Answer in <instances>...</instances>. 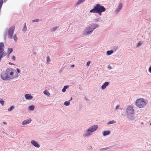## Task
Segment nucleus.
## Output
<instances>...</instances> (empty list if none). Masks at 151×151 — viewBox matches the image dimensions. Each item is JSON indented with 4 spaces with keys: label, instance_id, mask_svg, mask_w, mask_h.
I'll return each instance as SVG.
<instances>
[{
    "label": "nucleus",
    "instance_id": "nucleus-1",
    "mask_svg": "<svg viewBox=\"0 0 151 151\" xmlns=\"http://www.w3.org/2000/svg\"><path fill=\"white\" fill-rule=\"evenodd\" d=\"M18 76V74L16 71L10 68H7L5 71L2 72L1 74L2 79L5 81H10Z\"/></svg>",
    "mask_w": 151,
    "mask_h": 151
},
{
    "label": "nucleus",
    "instance_id": "nucleus-2",
    "mask_svg": "<svg viewBox=\"0 0 151 151\" xmlns=\"http://www.w3.org/2000/svg\"><path fill=\"white\" fill-rule=\"evenodd\" d=\"M99 26V24H89L85 28L84 30L83 31V35L86 36L91 34L94 29Z\"/></svg>",
    "mask_w": 151,
    "mask_h": 151
},
{
    "label": "nucleus",
    "instance_id": "nucleus-3",
    "mask_svg": "<svg viewBox=\"0 0 151 151\" xmlns=\"http://www.w3.org/2000/svg\"><path fill=\"white\" fill-rule=\"evenodd\" d=\"M106 9L103 6L99 4H97L93 9L90 11V12L97 13L101 15L103 12H105Z\"/></svg>",
    "mask_w": 151,
    "mask_h": 151
},
{
    "label": "nucleus",
    "instance_id": "nucleus-4",
    "mask_svg": "<svg viewBox=\"0 0 151 151\" xmlns=\"http://www.w3.org/2000/svg\"><path fill=\"white\" fill-rule=\"evenodd\" d=\"M98 128L97 125H93L89 127L85 132L84 133L83 135L85 137H87L92 134V132L96 131Z\"/></svg>",
    "mask_w": 151,
    "mask_h": 151
},
{
    "label": "nucleus",
    "instance_id": "nucleus-5",
    "mask_svg": "<svg viewBox=\"0 0 151 151\" xmlns=\"http://www.w3.org/2000/svg\"><path fill=\"white\" fill-rule=\"evenodd\" d=\"M134 110L132 106H129L126 110V114L127 116L130 119H132L133 117L132 115L134 114Z\"/></svg>",
    "mask_w": 151,
    "mask_h": 151
},
{
    "label": "nucleus",
    "instance_id": "nucleus-6",
    "mask_svg": "<svg viewBox=\"0 0 151 151\" xmlns=\"http://www.w3.org/2000/svg\"><path fill=\"white\" fill-rule=\"evenodd\" d=\"M136 105L139 108H142L146 104V102L145 99H137L136 101Z\"/></svg>",
    "mask_w": 151,
    "mask_h": 151
},
{
    "label": "nucleus",
    "instance_id": "nucleus-7",
    "mask_svg": "<svg viewBox=\"0 0 151 151\" xmlns=\"http://www.w3.org/2000/svg\"><path fill=\"white\" fill-rule=\"evenodd\" d=\"M15 26L14 25L12 26L8 29V37L9 38L12 39L13 38V34L15 30Z\"/></svg>",
    "mask_w": 151,
    "mask_h": 151
},
{
    "label": "nucleus",
    "instance_id": "nucleus-8",
    "mask_svg": "<svg viewBox=\"0 0 151 151\" xmlns=\"http://www.w3.org/2000/svg\"><path fill=\"white\" fill-rule=\"evenodd\" d=\"M4 46L3 42L0 43V55H1V57L3 58L6 55V53L5 52H4Z\"/></svg>",
    "mask_w": 151,
    "mask_h": 151
},
{
    "label": "nucleus",
    "instance_id": "nucleus-9",
    "mask_svg": "<svg viewBox=\"0 0 151 151\" xmlns=\"http://www.w3.org/2000/svg\"><path fill=\"white\" fill-rule=\"evenodd\" d=\"M31 143L32 145L36 147L39 148L40 146V145L35 140H32Z\"/></svg>",
    "mask_w": 151,
    "mask_h": 151
},
{
    "label": "nucleus",
    "instance_id": "nucleus-10",
    "mask_svg": "<svg viewBox=\"0 0 151 151\" xmlns=\"http://www.w3.org/2000/svg\"><path fill=\"white\" fill-rule=\"evenodd\" d=\"M31 121L32 120L31 119H27L24 120L22 122V124L23 125H25L30 123L31 122Z\"/></svg>",
    "mask_w": 151,
    "mask_h": 151
},
{
    "label": "nucleus",
    "instance_id": "nucleus-11",
    "mask_svg": "<svg viewBox=\"0 0 151 151\" xmlns=\"http://www.w3.org/2000/svg\"><path fill=\"white\" fill-rule=\"evenodd\" d=\"M25 98L27 100H31L33 98V96L31 95L30 93L26 94L25 95Z\"/></svg>",
    "mask_w": 151,
    "mask_h": 151
},
{
    "label": "nucleus",
    "instance_id": "nucleus-12",
    "mask_svg": "<svg viewBox=\"0 0 151 151\" xmlns=\"http://www.w3.org/2000/svg\"><path fill=\"white\" fill-rule=\"evenodd\" d=\"M123 6V4L122 3H120L119 4L118 8L115 10L116 12L118 13L120 10Z\"/></svg>",
    "mask_w": 151,
    "mask_h": 151
},
{
    "label": "nucleus",
    "instance_id": "nucleus-13",
    "mask_svg": "<svg viewBox=\"0 0 151 151\" xmlns=\"http://www.w3.org/2000/svg\"><path fill=\"white\" fill-rule=\"evenodd\" d=\"M109 83L108 82H105L104 84L102 86L101 88L102 89H105L106 86H108L109 85Z\"/></svg>",
    "mask_w": 151,
    "mask_h": 151
},
{
    "label": "nucleus",
    "instance_id": "nucleus-14",
    "mask_svg": "<svg viewBox=\"0 0 151 151\" xmlns=\"http://www.w3.org/2000/svg\"><path fill=\"white\" fill-rule=\"evenodd\" d=\"M110 133V132L109 131H104L103 132V135L104 136H106L109 135Z\"/></svg>",
    "mask_w": 151,
    "mask_h": 151
},
{
    "label": "nucleus",
    "instance_id": "nucleus-15",
    "mask_svg": "<svg viewBox=\"0 0 151 151\" xmlns=\"http://www.w3.org/2000/svg\"><path fill=\"white\" fill-rule=\"evenodd\" d=\"M86 0H78L77 2L76 3L75 5V6L79 5L83 3Z\"/></svg>",
    "mask_w": 151,
    "mask_h": 151
},
{
    "label": "nucleus",
    "instance_id": "nucleus-16",
    "mask_svg": "<svg viewBox=\"0 0 151 151\" xmlns=\"http://www.w3.org/2000/svg\"><path fill=\"white\" fill-rule=\"evenodd\" d=\"M114 52V51L113 50H108L106 52V54L107 55H109L112 54Z\"/></svg>",
    "mask_w": 151,
    "mask_h": 151
},
{
    "label": "nucleus",
    "instance_id": "nucleus-17",
    "mask_svg": "<svg viewBox=\"0 0 151 151\" xmlns=\"http://www.w3.org/2000/svg\"><path fill=\"white\" fill-rule=\"evenodd\" d=\"M68 87V86H64L63 88L62 89V91L63 92H65L66 90V89Z\"/></svg>",
    "mask_w": 151,
    "mask_h": 151
},
{
    "label": "nucleus",
    "instance_id": "nucleus-18",
    "mask_svg": "<svg viewBox=\"0 0 151 151\" xmlns=\"http://www.w3.org/2000/svg\"><path fill=\"white\" fill-rule=\"evenodd\" d=\"M27 27H26V23H25L24 24V26L22 29V31H23V32H25L27 30Z\"/></svg>",
    "mask_w": 151,
    "mask_h": 151
},
{
    "label": "nucleus",
    "instance_id": "nucleus-19",
    "mask_svg": "<svg viewBox=\"0 0 151 151\" xmlns=\"http://www.w3.org/2000/svg\"><path fill=\"white\" fill-rule=\"evenodd\" d=\"M111 147H107L105 148H101L99 149V150L100 151H105L109 149Z\"/></svg>",
    "mask_w": 151,
    "mask_h": 151
},
{
    "label": "nucleus",
    "instance_id": "nucleus-20",
    "mask_svg": "<svg viewBox=\"0 0 151 151\" xmlns=\"http://www.w3.org/2000/svg\"><path fill=\"white\" fill-rule=\"evenodd\" d=\"M13 51V49L12 48H9L7 51V53L8 54H10Z\"/></svg>",
    "mask_w": 151,
    "mask_h": 151
},
{
    "label": "nucleus",
    "instance_id": "nucleus-21",
    "mask_svg": "<svg viewBox=\"0 0 151 151\" xmlns=\"http://www.w3.org/2000/svg\"><path fill=\"white\" fill-rule=\"evenodd\" d=\"M35 108V106L33 105H31L29 107V109L31 111H33Z\"/></svg>",
    "mask_w": 151,
    "mask_h": 151
},
{
    "label": "nucleus",
    "instance_id": "nucleus-22",
    "mask_svg": "<svg viewBox=\"0 0 151 151\" xmlns=\"http://www.w3.org/2000/svg\"><path fill=\"white\" fill-rule=\"evenodd\" d=\"M70 100H69L68 101H65L64 102V104L66 106H68L70 104Z\"/></svg>",
    "mask_w": 151,
    "mask_h": 151
},
{
    "label": "nucleus",
    "instance_id": "nucleus-23",
    "mask_svg": "<svg viewBox=\"0 0 151 151\" xmlns=\"http://www.w3.org/2000/svg\"><path fill=\"white\" fill-rule=\"evenodd\" d=\"M14 106H11L8 109V110L9 111H11L14 108Z\"/></svg>",
    "mask_w": 151,
    "mask_h": 151
},
{
    "label": "nucleus",
    "instance_id": "nucleus-24",
    "mask_svg": "<svg viewBox=\"0 0 151 151\" xmlns=\"http://www.w3.org/2000/svg\"><path fill=\"white\" fill-rule=\"evenodd\" d=\"M58 26H56L54 27H53L51 30V31L54 32L58 28Z\"/></svg>",
    "mask_w": 151,
    "mask_h": 151
},
{
    "label": "nucleus",
    "instance_id": "nucleus-25",
    "mask_svg": "<svg viewBox=\"0 0 151 151\" xmlns=\"http://www.w3.org/2000/svg\"><path fill=\"white\" fill-rule=\"evenodd\" d=\"M44 94L47 96H49L50 94V93L46 90H45L44 91Z\"/></svg>",
    "mask_w": 151,
    "mask_h": 151
},
{
    "label": "nucleus",
    "instance_id": "nucleus-26",
    "mask_svg": "<svg viewBox=\"0 0 151 151\" xmlns=\"http://www.w3.org/2000/svg\"><path fill=\"white\" fill-rule=\"evenodd\" d=\"M116 122L115 121H114V120H112V121H110L108 123V124H114V123H115Z\"/></svg>",
    "mask_w": 151,
    "mask_h": 151
},
{
    "label": "nucleus",
    "instance_id": "nucleus-27",
    "mask_svg": "<svg viewBox=\"0 0 151 151\" xmlns=\"http://www.w3.org/2000/svg\"><path fill=\"white\" fill-rule=\"evenodd\" d=\"M4 101L2 99H0V103L2 105H4Z\"/></svg>",
    "mask_w": 151,
    "mask_h": 151
},
{
    "label": "nucleus",
    "instance_id": "nucleus-28",
    "mask_svg": "<svg viewBox=\"0 0 151 151\" xmlns=\"http://www.w3.org/2000/svg\"><path fill=\"white\" fill-rule=\"evenodd\" d=\"M143 43V42H142V41H139L138 43V44H137V47H138L139 46H140L141 45H142V44Z\"/></svg>",
    "mask_w": 151,
    "mask_h": 151
},
{
    "label": "nucleus",
    "instance_id": "nucleus-29",
    "mask_svg": "<svg viewBox=\"0 0 151 151\" xmlns=\"http://www.w3.org/2000/svg\"><path fill=\"white\" fill-rule=\"evenodd\" d=\"M4 2L3 0H0V8H1L2 4Z\"/></svg>",
    "mask_w": 151,
    "mask_h": 151
},
{
    "label": "nucleus",
    "instance_id": "nucleus-30",
    "mask_svg": "<svg viewBox=\"0 0 151 151\" xmlns=\"http://www.w3.org/2000/svg\"><path fill=\"white\" fill-rule=\"evenodd\" d=\"M13 39L16 42L17 41V38L16 36V35H14L13 36Z\"/></svg>",
    "mask_w": 151,
    "mask_h": 151
},
{
    "label": "nucleus",
    "instance_id": "nucleus-31",
    "mask_svg": "<svg viewBox=\"0 0 151 151\" xmlns=\"http://www.w3.org/2000/svg\"><path fill=\"white\" fill-rule=\"evenodd\" d=\"M39 21V19H36L34 20H33L32 21V22H37Z\"/></svg>",
    "mask_w": 151,
    "mask_h": 151
},
{
    "label": "nucleus",
    "instance_id": "nucleus-32",
    "mask_svg": "<svg viewBox=\"0 0 151 151\" xmlns=\"http://www.w3.org/2000/svg\"><path fill=\"white\" fill-rule=\"evenodd\" d=\"M50 60V58L49 56H47V63L49 62Z\"/></svg>",
    "mask_w": 151,
    "mask_h": 151
},
{
    "label": "nucleus",
    "instance_id": "nucleus-33",
    "mask_svg": "<svg viewBox=\"0 0 151 151\" xmlns=\"http://www.w3.org/2000/svg\"><path fill=\"white\" fill-rule=\"evenodd\" d=\"M7 29H6V31L5 32V35H4V37H6V36L7 33Z\"/></svg>",
    "mask_w": 151,
    "mask_h": 151
},
{
    "label": "nucleus",
    "instance_id": "nucleus-34",
    "mask_svg": "<svg viewBox=\"0 0 151 151\" xmlns=\"http://www.w3.org/2000/svg\"><path fill=\"white\" fill-rule=\"evenodd\" d=\"M91 63V62L90 61H88L86 63V66H88L89 65V64Z\"/></svg>",
    "mask_w": 151,
    "mask_h": 151
},
{
    "label": "nucleus",
    "instance_id": "nucleus-35",
    "mask_svg": "<svg viewBox=\"0 0 151 151\" xmlns=\"http://www.w3.org/2000/svg\"><path fill=\"white\" fill-rule=\"evenodd\" d=\"M12 59L14 60H15V57L14 56H13L12 57Z\"/></svg>",
    "mask_w": 151,
    "mask_h": 151
},
{
    "label": "nucleus",
    "instance_id": "nucleus-36",
    "mask_svg": "<svg viewBox=\"0 0 151 151\" xmlns=\"http://www.w3.org/2000/svg\"><path fill=\"white\" fill-rule=\"evenodd\" d=\"M108 68L109 70H111L112 69L111 67L109 65H108Z\"/></svg>",
    "mask_w": 151,
    "mask_h": 151
},
{
    "label": "nucleus",
    "instance_id": "nucleus-37",
    "mask_svg": "<svg viewBox=\"0 0 151 151\" xmlns=\"http://www.w3.org/2000/svg\"><path fill=\"white\" fill-rule=\"evenodd\" d=\"M16 70L17 71V72H17V73H19L20 72V70L19 68H17Z\"/></svg>",
    "mask_w": 151,
    "mask_h": 151
},
{
    "label": "nucleus",
    "instance_id": "nucleus-38",
    "mask_svg": "<svg viewBox=\"0 0 151 151\" xmlns=\"http://www.w3.org/2000/svg\"><path fill=\"white\" fill-rule=\"evenodd\" d=\"M99 18H97V19H95V22H99Z\"/></svg>",
    "mask_w": 151,
    "mask_h": 151
},
{
    "label": "nucleus",
    "instance_id": "nucleus-39",
    "mask_svg": "<svg viewBox=\"0 0 151 151\" xmlns=\"http://www.w3.org/2000/svg\"><path fill=\"white\" fill-rule=\"evenodd\" d=\"M148 70L150 73H151V66L149 68Z\"/></svg>",
    "mask_w": 151,
    "mask_h": 151
},
{
    "label": "nucleus",
    "instance_id": "nucleus-40",
    "mask_svg": "<svg viewBox=\"0 0 151 151\" xmlns=\"http://www.w3.org/2000/svg\"><path fill=\"white\" fill-rule=\"evenodd\" d=\"M119 105H117L116 106V110L117 109H118V108H119Z\"/></svg>",
    "mask_w": 151,
    "mask_h": 151
},
{
    "label": "nucleus",
    "instance_id": "nucleus-41",
    "mask_svg": "<svg viewBox=\"0 0 151 151\" xmlns=\"http://www.w3.org/2000/svg\"><path fill=\"white\" fill-rule=\"evenodd\" d=\"M9 64L10 65H13V64L12 63H10V62H9Z\"/></svg>",
    "mask_w": 151,
    "mask_h": 151
},
{
    "label": "nucleus",
    "instance_id": "nucleus-42",
    "mask_svg": "<svg viewBox=\"0 0 151 151\" xmlns=\"http://www.w3.org/2000/svg\"><path fill=\"white\" fill-rule=\"evenodd\" d=\"M3 124H6V122H3Z\"/></svg>",
    "mask_w": 151,
    "mask_h": 151
},
{
    "label": "nucleus",
    "instance_id": "nucleus-43",
    "mask_svg": "<svg viewBox=\"0 0 151 151\" xmlns=\"http://www.w3.org/2000/svg\"><path fill=\"white\" fill-rule=\"evenodd\" d=\"M7 1V0H4V3L6 2Z\"/></svg>",
    "mask_w": 151,
    "mask_h": 151
},
{
    "label": "nucleus",
    "instance_id": "nucleus-44",
    "mask_svg": "<svg viewBox=\"0 0 151 151\" xmlns=\"http://www.w3.org/2000/svg\"><path fill=\"white\" fill-rule=\"evenodd\" d=\"M71 66L72 67H74V65H71Z\"/></svg>",
    "mask_w": 151,
    "mask_h": 151
},
{
    "label": "nucleus",
    "instance_id": "nucleus-45",
    "mask_svg": "<svg viewBox=\"0 0 151 151\" xmlns=\"http://www.w3.org/2000/svg\"><path fill=\"white\" fill-rule=\"evenodd\" d=\"M71 83L72 84H74L75 83L74 82H71Z\"/></svg>",
    "mask_w": 151,
    "mask_h": 151
},
{
    "label": "nucleus",
    "instance_id": "nucleus-46",
    "mask_svg": "<svg viewBox=\"0 0 151 151\" xmlns=\"http://www.w3.org/2000/svg\"><path fill=\"white\" fill-rule=\"evenodd\" d=\"M72 97H71V98H70V100H72Z\"/></svg>",
    "mask_w": 151,
    "mask_h": 151
},
{
    "label": "nucleus",
    "instance_id": "nucleus-47",
    "mask_svg": "<svg viewBox=\"0 0 151 151\" xmlns=\"http://www.w3.org/2000/svg\"><path fill=\"white\" fill-rule=\"evenodd\" d=\"M118 49V47H116V49Z\"/></svg>",
    "mask_w": 151,
    "mask_h": 151
},
{
    "label": "nucleus",
    "instance_id": "nucleus-48",
    "mask_svg": "<svg viewBox=\"0 0 151 151\" xmlns=\"http://www.w3.org/2000/svg\"><path fill=\"white\" fill-rule=\"evenodd\" d=\"M86 100H88V99L87 98H86Z\"/></svg>",
    "mask_w": 151,
    "mask_h": 151
}]
</instances>
